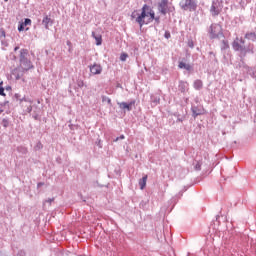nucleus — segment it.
<instances>
[{
  "mask_svg": "<svg viewBox=\"0 0 256 256\" xmlns=\"http://www.w3.org/2000/svg\"><path fill=\"white\" fill-rule=\"evenodd\" d=\"M155 18V11L151 9V7L147 4H144L141 9V13L138 14L136 18V23H138L139 27H143V25H149V23H153V19Z\"/></svg>",
  "mask_w": 256,
  "mask_h": 256,
  "instance_id": "f257e3e1",
  "label": "nucleus"
},
{
  "mask_svg": "<svg viewBox=\"0 0 256 256\" xmlns=\"http://www.w3.org/2000/svg\"><path fill=\"white\" fill-rule=\"evenodd\" d=\"M232 49L240 53L241 59H245L247 57V53H250L251 55L255 53V47L253 44H249L247 47H245V40L239 37H236V39L232 42Z\"/></svg>",
  "mask_w": 256,
  "mask_h": 256,
  "instance_id": "f03ea898",
  "label": "nucleus"
},
{
  "mask_svg": "<svg viewBox=\"0 0 256 256\" xmlns=\"http://www.w3.org/2000/svg\"><path fill=\"white\" fill-rule=\"evenodd\" d=\"M29 57V50L22 48L20 50L19 54V63L20 67H22L23 71H29L30 69H33V63L31 60L28 58Z\"/></svg>",
  "mask_w": 256,
  "mask_h": 256,
  "instance_id": "7ed1b4c3",
  "label": "nucleus"
},
{
  "mask_svg": "<svg viewBox=\"0 0 256 256\" xmlns=\"http://www.w3.org/2000/svg\"><path fill=\"white\" fill-rule=\"evenodd\" d=\"M157 10L160 15H167L174 13L175 6L172 3H169V0H160L157 4Z\"/></svg>",
  "mask_w": 256,
  "mask_h": 256,
  "instance_id": "20e7f679",
  "label": "nucleus"
},
{
  "mask_svg": "<svg viewBox=\"0 0 256 256\" xmlns=\"http://www.w3.org/2000/svg\"><path fill=\"white\" fill-rule=\"evenodd\" d=\"M210 39H223L225 35L223 34V27L221 24L214 23L209 27L208 31Z\"/></svg>",
  "mask_w": 256,
  "mask_h": 256,
  "instance_id": "39448f33",
  "label": "nucleus"
},
{
  "mask_svg": "<svg viewBox=\"0 0 256 256\" xmlns=\"http://www.w3.org/2000/svg\"><path fill=\"white\" fill-rule=\"evenodd\" d=\"M179 5L182 11H190V13L197 11V0H182Z\"/></svg>",
  "mask_w": 256,
  "mask_h": 256,
  "instance_id": "423d86ee",
  "label": "nucleus"
},
{
  "mask_svg": "<svg viewBox=\"0 0 256 256\" xmlns=\"http://www.w3.org/2000/svg\"><path fill=\"white\" fill-rule=\"evenodd\" d=\"M223 11V1L222 0H213L210 7V13L212 17H217Z\"/></svg>",
  "mask_w": 256,
  "mask_h": 256,
  "instance_id": "0eeeda50",
  "label": "nucleus"
},
{
  "mask_svg": "<svg viewBox=\"0 0 256 256\" xmlns=\"http://www.w3.org/2000/svg\"><path fill=\"white\" fill-rule=\"evenodd\" d=\"M240 69H242L243 73H247L252 77V79H256V68L249 67L243 60H241V64H239Z\"/></svg>",
  "mask_w": 256,
  "mask_h": 256,
  "instance_id": "6e6552de",
  "label": "nucleus"
},
{
  "mask_svg": "<svg viewBox=\"0 0 256 256\" xmlns=\"http://www.w3.org/2000/svg\"><path fill=\"white\" fill-rule=\"evenodd\" d=\"M117 105L119 106V109L122 111H133V105H135V100L130 101L129 103L127 102H117Z\"/></svg>",
  "mask_w": 256,
  "mask_h": 256,
  "instance_id": "1a4fd4ad",
  "label": "nucleus"
},
{
  "mask_svg": "<svg viewBox=\"0 0 256 256\" xmlns=\"http://www.w3.org/2000/svg\"><path fill=\"white\" fill-rule=\"evenodd\" d=\"M92 75H101L103 73V66L98 63H94L88 66Z\"/></svg>",
  "mask_w": 256,
  "mask_h": 256,
  "instance_id": "9d476101",
  "label": "nucleus"
},
{
  "mask_svg": "<svg viewBox=\"0 0 256 256\" xmlns=\"http://www.w3.org/2000/svg\"><path fill=\"white\" fill-rule=\"evenodd\" d=\"M191 111H192V117H194V119H197L199 115H203L205 109H203V107L201 106H192Z\"/></svg>",
  "mask_w": 256,
  "mask_h": 256,
  "instance_id": "9b49d317",
  "label": "nucleus"
},
{
  "mask_svg": "<svg viewBox=\"0 0 256 256\" xmlns=\"http://www.w3.org/2000/svg\"><path fill=\"white\" fill-rule=\"evenodd\" d=\"M178 69H185L186 71H188V73H191L193 72V65L181 61L178 64Z\"/></svg>",
  "mask_w": 256,
  "mask_h": 256,
  "instance_id": "f8f14e48",
  "label": "nucleus"
},
{
  "mask_svg": "<svg viewBox=\"0 0 256 256\" xmlns=\"http://www.w3.org/2000/svg\"><path fill=\"white\" fill-rule=\"evenodd\" d=\"M188 90H189V83L183 80L179 81L178 91H180V93H185Z\"/></svg>",
  "mask_w": 256,
  "mask_h": 256,
  "instance_id": "ddd939ff",
  "label": "nucleus"
},
{
  "mask_svg": "<svg viewBox=\"0 0 256 256\" xmlns=\"http://www.w3.org/2000/svg\"><path fill=\"white\" fill-rule=\"evenodd\" d=\"M150 101L153 107H157V105L161 103V97H159V95H151Z\"/></svg>",
  "mask_w": 256,
  "mask_h": 256,
  "instance_id": "4468645a",
  "label": "nucleus"
},
{
  "mask_svg": "<svg viewBox=\"0 0 256 256\" xmlns=\"http://www.w3.org/2000/svg\"><path fill=\"white\" fill-rule=\"evenodd\" d=\"M42 25H44L45 29H49L51 25H53V20L49 16H45L42 20Z\"/></svg>",
  "mask_w": 256,
  "mask_h": 256,
  "instance_id": "2eb2a0df",
  "label": "nucleus"
},
{
  "mask_svg": "<svg viewBox=\"0 0 256 256\" xmlns=\"http://www.w3.org/2000/svg\"><path fill=\"white\" fill-rule=\"evenodd\" d=\"M92 37L96 41V45L99 47L100 45H103V37L101 34H96L95 32H92Z\"/></svg>",
  "mask_w": 256,
  "mask_h": 256,
  "instance_id": "dca6fc26",
  "label": "nucleus"
},
{
  "mask_svg": "<svg viewBox=\"0 0 256 256\" xmlns=\"http://www.w3.org/2000/svg\"><path fill=\"white\" fill-rule=\"evenodd\" d=\"M194 89H196V91H201V89H203V81L197 79L194 81L193 84Z\"/></svg>",
  "mask_w": 256,
  "mask_h": 256,
  "instance_id": "f3484780",
  "label": "nucleus"
},
{
  "mask_svg": "<svg viewBox=\"0 0 256 256\" xmlns=\"http://www.w3.org/2000/svg\"><path fill=\"white\" fill-rule=\"evenodd\" d=\"M245 39H248L249 41H256V31L255 32H247L245 34Z\"/></svg>",
  "mask_w": 256,
  "mask_h": 256,
  "instance_id": "a211bd4d",
  "label": "nucleus"
},
{
  "mask_svg": "<svg viewBox=\"0 0 256 256\" xmlns=\"http://www.w3.org/2000/svg\"><path fill=\"white\" fill-rule=\"evenodd\" d=\"M147 185V175L143 176L140 180H139V187L140 189H145Z\"/></svg>",
  "mask_w": 256,
  "mask_h": 256,
  "instance_id": "6ab92c4d",
  "label": "nucleus"
},
{
  "mask_svg": "<svg viewBox=\"0 0 256 256\" xmlns=\"http://www.w3.org/2000/svg\"><path fill=\"white\" fill-rule=\"evenodd\" d=\"M17 151H18V153H21L22 155H27V153H29V150H27V147H25V146H18Z\"/></svg>",
  "mask_w": 256,
  "mask_h": 256,
  "instance_id": "aec40b11",
  "label": "nucleus"
},
{
  "mask_svg": "<svg viewBox=\"0 0 256 256\" xmlns=\"http://www.w3.org/2000/svg\"><path fill=\"white\" fill-rule=\"evenodd\" d=\"M229 49V41L222 40L221 51H227Z\"/></svg>",
  "mask_w": 256,
  "mask_h": 256,
  "instance_id": "412c9836",
  "label": "nucleus"
},
{
  "mask_svg": "<svg viewBox=\"0 0 256 256\" xmlns=\"http://www.w3.org/2000/svg\"><path fill=\"white\" fill-rule=\"evenodd\" d=\"M183 197V191H180L175 197H172L171 202L177 205V199Z\"/></svg>",
  "mask_w": 256,
  "mask_h": 256,
  "instance_id": "4be33fe9",
  "label": "nucleus"
},
{
  "mask_svg": "<svg viewBox=\"0 0 256 256\" xmlns=\"http://www.w3.org/2000/svg\"><path fill=\"white\" fill-rule=\"evenodd\" d=\"M41 149H43V143H41V141H38L34 146V151H41Z\"/></svg>",
  "mask_w": 256,
  "mask_h": 256,
  "instance_id": "5701e85b",
  "label": "nucleus"
},
{
  "mask_svg": "<svg viewBox=\"0 0 256 256\" xmlns=\"http://www.w3.org/2000/svg\"><path fill=\"white\" fill-rule=\"evenodd\" d=\"M102 103H108V105H110V106L113 105L111 103V98H109V97H107L105 95L102 96Z\"/></svg>",
  "mask_w": 256,
  "mask_h": 256,
  "instance_id": "b1692460",
  "label": "nucleus"
},
{
  "mask_svg": "<svg viewBox=\"0 0 256 256\" xmlns=\"http://www.w3.org/2000/svg\"><path fill=\"white\" fill-rule=\"evenodd\" d=\"M29 106L24 110V113H31L33 111V106H31V101H29Z\"/></svg>",
  "mask_w": 256,
  "mask_h": 256,
  "instance_id": "393cba45",
  "label": "nucleus"
},
{
  "mask_svg": "<svg viewBox=\"0 0 256 256\" xmlns=\"http://www.w3.org/2000/svg\"><path fill=\"white\" fill-rule=\"evenodd\" d=\"M12 99H13V101H21V94H19V93L14 94Z\"/></svg>",
  "mask_w": 256,
  "mask_h": 256,
  "instance_id": "a878e982",
  "label": "nucleus"
},
{
  "mask_svg": "<svg viewBox=\"0 0 256 256\" xmlns=\"http://www.w3.org/2000/svg\"><path fill=\"white\" fill-rule=\"evenodd\" d=\"M127 57H129L127 53H122L120 55V61H127Z\"/></svg>",
  "mask_w": 256,
  "mask_h": 256,
  "instance_id": "bb28decb",
  "label": "nucleus"
},
{
  "mask_svg": "<svg viewBox=\"0 0 256 256\" xmlns=\"http://www.w3.org/2000/svg\"><path fill=\"white\" fill-rule=\"evenodd\" d=\"M22 23L24 24V27H27V25H31V19L30 18H25Z\"/></svg>",
  "mask_w": 256,
  "mask_h": 256,
  "instance_id": "cd10ccee",
  "label": "nucleus"
},
{
  "mask_svg": "<svg viewBox=\"0 0 256 256\" xmlns=\"http://www.w3.org/2000/svg\"><path fill=\"white\" fill-rule=\"evenodd\" d=\"M32 117H33V119H34L35 121H41V116H39V115L37 114V112H34L33 115H32Z\"/></svg>",
  "mask_w": 256,
  "mask_h": 256,
  "instance_id": "c85d7f7f",
  "label": "nucleus"
},
{
  "mask_svg": "<svg viewBox=\"0 0 256 256\" xmlns=\"http://www.w3.org/2000/svg\"><path fill=\"white\" fill-rule=\"evenodd\" d=\"M137 17H139V13H137V11L132 12L131 19H135V21L137 22Z\"/></svg>",
  "mask_w": 256,
  "mask_h": 256,
  "instance_id": "c756f323",
  "label": "nucleus"
},
{
  "mask_svg": "<svg viewBox=\"0 0 256 256\" xmlns=\"http://www.w3.org/2000/svg\"><path fill=\"white\" fill-rule=\"evenodd\" d=\"M18 31L19 33H21V31H25V25L23 24V22L18 25Z\"/></svg>",
  "mask_w": 256,
  "mask_h": 256,
  "instance_id": "7c9ffc66",
  "label": "nucleus"
},
{
  "mask_svg": "<svg viewBox=\"0 0 256 256\" xmlns=\"http://www.w3.org/2000/svg\"><path fill=\"white\" fill-rule=\"evenodd\" d=\"M1 37H3L4 39H5V37H7L5 29H3V28L0 29V39H1Z\"/></svg>",
  "mask_w": 256,
  "mask_h": 256,
  "instance_id": "2f4dec72",
  "label": "nucleus"
},
{
  "mask_svg": "<svg viewBox=\"0 0 256 256\" xmlns=\"http://www.w3.org/2000/svg\"><path fill=\"white\" fill-rule=\"evenodd\" d=\"M2 125H3V127H5V128H7V127H9V120H7V119H3L2 120Z\"/></svg>",
  "mask_w": 256,
  "mask_h": 256,
  "instance_id": "473e14b6",
  "label": "nucleus"
},
{
  "mask_svg": "<svg viewBox=\"0 0 256 256\" xmlns=\"http://www.w3.org/2000/svg\"><path fill=\"white\" fill-rule=\"evenodd\" d=\"M153 21H155V25H159V23H161V17L155 16V18L153 19Z\"/></svg>",
  "mask_w": 256,
  "mask_h": 256,
  "instance_id": "72a5a7b5",
  "label": "nucleus"
},
{
  "mask_svg": "<svg viewBox=\"0 0 256 256\" xmlns=\"http://www.w3.org/2000/svg\"><path fill=\"white\" fill-rule=\"evenodd\" d=\"M123 139H125V135H120L119 137H116L115 139H114V143H117V141H121V140H123Z\"/></svg>",
  "mask_w": 256,
  "mask_h": 256,
  "instance_id": "f704fd0d",
  "label": "nucleus"
},
{
  "mask_svg": "<svg viewBox=\"0 0 256 256\" xmlns=\"http://www.w3.org/2000/svg\"><path fill=\"white\" fill-rule=\"evenodd\" d=\"M164 37H165V39H171V32L165 31Z\"/></svg>",
  "mask_w": 256,
  "mask_h": 256,
  "instance_id": "c9c22d12",
  "label": "nucleus"
},
{
  "mask_svg": "<svg viewBox=\"0 0 256 256\" xmlns=\"http://www.w3.org/2000/svg\"><path fill=\"white\" fill-rule=\"evenodd\" d=\"M0 95L2 96V97H5V88L3 87V86H0Z\"/></svg>",
  "mask_w": 256,
  "mask_h": 256,
  "instance_id": "e433bc0d",
  "label": "nucleus"
},
{
  "mask_svg": "<svg viewBox=\"0 0 256 256\" xmlns=\"http://www.w3.org/2000/svg\"><path fill=\"white\" fill-rule=\"evenodd\" d=\"M188 47H190V49H193V47H195L193 40H188Z\"/></svg>",
  "mask_w": 256,
  "mask_h": 256,
  "instance_id": "4c0bfd02",
  "label": "nucleus"
},
{
  "mask_svg": "<svg viewBox=\"0 0 256 256\" xmlns=\"http://www.w3.org/2000/svg\"><path fill=\"white\" fill-rule=\"evenodd\" d=\"M183 121H185V117H178L176 120L177 123H183Z\"/></svg>",
  "mask_w": 256,
  "mask_h": 256,
  "instance_id": "58836bf2",
  "label": "nucleus"
},
{
  "mask_svg": "<svg viewBox=\"0 0 256 256\" xmlns=\"http://www.w3.org/2000/svg\"><path fill=\"white\" fill-rule=\"evenodd\" d=\"M195 169L196 171H201V164H196Z\"/></svg>",
  "mask_w": 256,
  "mask_h": 256,
  "instance_id": "ea45409f",
  "label": "nucleus"
},
{
  "mask_svg": "<svg viewBox=\"0 0 256 256\" xmlns=\"http://www.w3.org/2000/svg\"><path fill=\"white\" fill-rule=\"evenodd\" d=\"M1 45H4V47H8V43L5 40H1Z\"/></svg>",
  "mask_w": 256,
  "mask_h": 256,
  "instance_id": "a19ab883",
  "label": "nucleus"
},
{
  "mask_svg": "<svg viewBox=\"0 0 256 256\" xmlns=\"http://www.w3.org/2000/svg\"><path fill=\"white\" fill-rule=\"evenodd\" d=\"M43 185H45V182H39L37 184V188L40 189V187H43Z\"/></svg>",
  "mask_w": 256,
  "mask_h": 256,
  "instance_id": "79ce46f5",
  "label": "nucleus"
},
{
  "mask_svg": "<svg viewBox=\"0 0 256 256\" xmlns=\"http://www.w3.org/2000/svg\"><path fill=\"white\" fill-rule=\"evenodd\" d=\"M77 85H78V87H83L84 83H83V81L79 80Z\"/></svg>",
  "mask_w": 256,
  "mask_h": 256,
  "instance_id": "37998d69",
  "label": "nucleus"
},
{
  "mask_svg": "<svg viewBox=\"0 0 256 256\" xmlns=\"http://www.w3.org/2000/svg\"><path fill=\"white\" fill-rule=\"evenodd\" d=\"M53 201H55V198H49L48 200H46V203H53Z\"/></svg>",
  "mask_w": 256,
  "mask_h": 256,
  "instance_id": "c03bdc74",
  "label": "nucleus"
},
{
  "mask_svg": "<svg viewBox=\"0 0 256 256\" xmlns=\"http://www.w3.org/2000/svg\"><path fill=\"white\" fill-rule=\"evenodd\" d=\"M23 101L27 102L29 101L27 98L23 97V98H20V103H23Z\"/></svg>",
  "mask_w": 256,
  "mask_h": 256,
  "instance_id": "a18cd8bd",
  "label": "nucleus"
},
{
  "mask_svg": "<svg viewBox=\"0 0 256 256\" xmlns=\"http://www.w3.org/2000/svg\"><path fill=\"white\" fill-rule=\"evenodd\" d=\"M11 57H12V58H11L12 61H17V56H15L14 54H12Z\"/></svg>",
  "mask_w": 256,
  "mask_h": 256,
  "instance_id": "49530a36",
  "label": "nucleus"
},
{
  "mask_svg": "<svg viewBox=\"0 0 256 256\" xmlns=\"http://www.w3.org/2000/svg\"><path fill=\"white\" fill-rule=\"evenodd\" d=\"M68 127H69V129H71V131H73V129H75V128H74L75 125H73V124H69Z\"/></svg>",
  "mask_w": 256,
  "mask_h": 256,
  "instance_id": "de8ad7c7",
  "label": "nucleus"
},
{
  "mask_svg": "<svg viewBox=\"0 0 256 256\" xmlns=\"http://www.w3.org/2000/svg\"><path fill=\"white\" fill-rule=\"evenodd\" d=\"M97 145L99 146L100 149H103V145H101V140H99V141L97 142Z\"/></svg>",
  "mask_w": 256,
  "mask_h": 256,
  "instance_id": "09e8293b",
  "label": "nucleus"
},
{
  "mask_svg": "<svg viewBox=\"0 0 256 256\" xmlns=\"http://www.w3.org/2000/svg\"><path fill=\"white\" fill-rule=\"evenodd\" d=\"M4 89H5L6 91H11V86H6Z\"/></svg>",
  "mask_w": 256,
  "mask_h": 256,
  "instance_id": "8fccbe9b",
  "label": "nucleus"
},
{
  "mask_svg": "<svg viewBox=\"0 0 256 256\" xmlns=\"http://www.w3.org/2000/svg\"><path fill=\"white\" fill-rule=\"evenodd\" d=\"M66 45H67L68 47H71V41L68 40V41L66 42Z\"/></svg>",
  "mask_w": 256,
  "mask_h": 256,
  "instance_id": "3c124183",
  "label": "nucleus"
},
{
  "mask_svg": "<svg viewBox=\"0 0 256 256\" xmlns=\"http://www.w3.org/2000/svg\"><path fill=\"white\" fill-rule=\"evenodd\" d=\"M14 51H19V46H15Z\"/></svg>",
  "mask_w": 256,
  "mask_h": 256,
  "instance_id": "603ef678",
  "label": "nucleus"
},
{
  "mask_svg": "<svg viewBox=\"0 0 256 256\" xmlns=\"http://www.w3.org/2000/svg\"><path fill=\"white\" fill-rule=\"evenodd\" d=\"M16 79H17V80L21 79V76L17 75V76H16Z\"/></svg>",
  "mask_w": 256,
  "mask_h": 256,
  "instance_id": "864d4df0",
  "label": "nucleus"
},
{
  "mask_svg": "<svg viewBox=\"0 0 256 256\" xmlns=\"http://www.w3.org/2000/svg\"><path fill=\"white\" fill-rule=\"evenodd\" d=\"M4 105H9V101H5V102H4Z\"/></svg>",
  "mask_w": 256,
  "mask_h": 256,
  "instance_id": "5fc2aeb1",
  "label": "nucleus"
},
{
  "mask_svg": "<svg viewBox=\"0 0 256 256\" xmlns=\"http://www.w3.org/2000/svg\"><path fill=\"white\" fill-rule=\"evenodd\" d=\"M2 85H3V81L0 82V87H2Z\"/></svg>",
  "mask_w": 256,
  "mask_h": 256,
  "instance_id": "6e6d98bb",
  "label": "nucleus"
},
{
  "mask_svg": "<svg viewBox=\"0 0 256 256\" xmlns=\"http://www.w3.org/2000/svg\"><path fill=\"white\" fill-rule=\"evenodd\" d=\"M69 53H71V47L69 48Z\"/></svg>",
  "mask_w": 256,
  "mask_h": 256,
  "instance_id": "4d7b16f0",
  "label": "nucleus"
},
{
  "mask_svg": "<svg viewBox=\"0 0 256 256\" xmlns=\"http://www.w3.org/2000/svg\"><path fill=\"white\" fill-rule=\"evenodd\" d=\"M5 1V3H7V1H9V0H4Z\"/></svg>",
  "mask_w": 256,
  "mask_h": 256,
  "instance_id": "13d9d810",
  "label": "nucleus"
}]
</instances>
